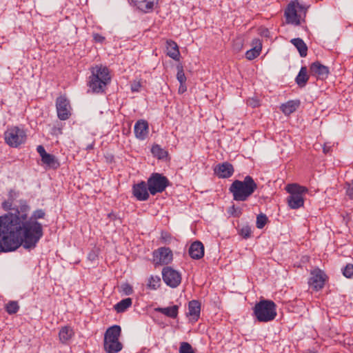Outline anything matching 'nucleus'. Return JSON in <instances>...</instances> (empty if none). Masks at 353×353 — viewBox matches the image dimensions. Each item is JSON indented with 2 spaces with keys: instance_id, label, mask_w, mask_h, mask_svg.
<instances>
[{
  "instance_id": "f257e3e1",
  "label": "nucleus",
  "mask_w": 353,
  "mask_h": 353,
  "mask_svg": "<svg viewBox=\"0 0 353 353\" xmlns=\"http://www.w3.org/2000/svg\"><path fill=\"white\" fill-rule=\"evenodd\" d=\"M8 213L0 216V253L16 250L21 245L26 249L35 248L43 236L42 225L37 220L45 216L43 210H37L28 218L30 206L25 202L13 205L12 200L2 203Z\"/></svg>"
},
{
  "instance_id": "423d86ee",
  "label": "nucleus",
  "mask_w": 353,
  "mask_h": 353,
  "mask_svg": "<svg viewBox=\"0 0 353 353\" xmlns=\"http://www.w3.org/2000/svg\"><path fill=\"white\" fill-rule=\"evenodd\" d=\"M121 328L119 325H112L107 329L104 335V349L107 353H118L123 348L119 341Z\"/></svg>"
},
{
  "instance_id": "bb28decb",
  "label": "nucleus",
  "mask_w": 353,
  "mask_h": 353,
  "mask_svg": "<svg viewBox=\"0 0 353 353\" xmlns=\"http://www.w3.org/2000/svg\"><path fill=\"white\" fill-rule=\"evenodd\" d=\"M290 42L296 47L298 50L300 56L305 57L307 56V47L305 42L300 38L292 39Z\"/></svg>"
},
{
  "instance_id": "f03ea898",
  "label": "nucleus",
  "mask_w": 353,
  "mask_h": 353,
  "mask_svg": "<svg viewBox=\"0 0 353 353\" xmlns=\"http://www.w3.org/2000/svg\"><path fill=\"white\" fill-rule=\"evenodd\" d=\"M258 185L253 178L246 176L243 181L234 180L230 185L229 190L232 194L233 199L236 201H245L257 189Z\"/></svg>"
},
{
  "instance_id": "20e7f679",
  "label": "nucleus",
  "mask_w": 353,
  "mask_h": 353,
  "mask_svg": "<svg viewBox=\"0 0 353 353\" xmlns=\"http://www.w3.org/2000/svg\"><path fill=\"white\" fill-rule=\"evenodd\" d=\"M307 8V6L300 3L298 0L290 1L284 12L286 23L294 26H299L305 22Z\"/></svg>"
},
{
  "instance_id": "c85d7f7f",
  "label": "nucleus",
  "mask_w": 353,
  "mask_h": 353,
  "mask_svg": "<svg viewBox=\"0 0 353 353\" xmlns=\"http://www.w3.org/2000/svg\"><path fill=\"white\" fill-rule=\"evenodd\" d=\"M41 161L44 164L52 168H57L59 165V163L55 157L48 153L43 157Z\"/></svg>"
},
{
  "instance_id": "6ab92c4d",
  "label": "nucleus",
  "mask_w": 353,
  "mask_h": 353,
  "mask_svg": "<svg viewBox=\"0 0 353 353\" xmlns=\"http://www.w3.org/2000/svg\"><path fill=\"white\" fill-rule=\"evenodd\" d=\"M201 314V303L197 300L190 301L188 303V312L187 316L192 322L199 320Z\"/></svg>"
},
{
  "instance_id": "e433bc0d",
  "label": "nucleus",
  "mask_w": 353,
  "mask_h": 353,
  "mask_svg": "<svg viewBox=\"0 0 353 353\" xmlns=\"http://www.w3.org/2000/svg\"><path fill=\"white\" fill-rule=\"evenodd\" d=\"M251 232H252V230L249 226H244L240 230L239 234L244 239H248L250 236Z\"/></svg>"
},
{
  "instance_id": "6e6552de",
  "label": "nucleus",
  "mask_w": 353,
  "mask_h": 353,
  "mask_svg": "<svg viewBox=\"0 0 353 353\" xmlns=\"http://www.w3.org/2000/svg\"><path fill=\"white\" fill-rule=\"evenodd\" d=\"M3 138L7 145L16 148L26 142L27 134L23 128L12 126L5 131Z\"/></svg>"
},
{
  "instance_id": "f704fd0d",
  "label": "nucleus",
  "mask_w": 353,
  "mask_h": 353,
  "mask_svg": "<svg viewBox=\"0 0 353 353\" xmlns=\"http://www.w3.org/2000/svg\"><path fill=\"white\" fill-rule=\"evenodd\" d=\"M268 218L266 215L263 214H259L256 217V227L259 229H262L267 223Z\"/></svg>"
},
{
  "instance_id": "a211bd4d",
  "label": "nucleus",
  "mask_w": 353,
  "mask_h": 353,
  "mask_svg": "<svg viewBox=\"0 0 353 353\" xmlns=\"http://www.w3.org/2000/svg\"><path fill=\"white\" fill-rule=\"evenodd\" d=\"M134 135L139 140H145L149 134L148 122L144 119L138 120L134 127Z\"/></svg>"
},
{
  "instance_id": "412c9836",
  "label": "nucleus",
  "mask_w": 353,
  "mask_h": 353,
  "mask_svg": "<svg viewBox=\"0 0 353 353\" xmlns=\"http://www.w3.org/2000/svg\"><path fill=\"white\" fill-rule=\"evenodd\" d=\"M189 255L193 259H200L204 256V246L200 241L193 242L188 250Z\"/></svg>"
},
{
  "instance_id": "4c0bfd02",
  "label": "nucleus",
  "mask_w": 353,
  "mask_h": 353,
  "mask_svg": "<svg viewBox=\"0 0 353 353\" xmlns=\"http://www.w3.org/2000/svg\"><path fill=\"white\" fill-rule=\"evenodd\" d=\"M161 239L163 243H169L172 239V236L169 232L163 231L161 234Z\"/></svg>"
},
{
  "instance_id": "39448f33",
  "label": "nucleus",
  "mask_w": 353,
  "mask_h": 353,
  "mask_svg": "<svg viewBox=\"0 0 353 353\" xmlns=\"http://www.w3.org/2000/svg\"><path fill=\"white\" fill-rule=\"evenodd\" d=\"M254 314L259 322H269L276 316V305L270 300H261L253 308Z\"/></svg>"
},
{
  "instance_id": "37998d69",
  "label": "nucleus",
  "mask_w": 353,
  "mask_h": 353,
  "mask_svg": "<svg viewBox=\"0 0 353 353\" xmlns=\"http://www.w3.org/2000/svg\"><path fill=\"white\" fill-rule=\"evenodd\" d=\"M93 39L95 42L102 43L105 41V37L98 33H94L93 34Z\"/></svg>"
},
{
  "instance_id": "dca6fc26",
  "label": "nucleus",
  "mask_w": 353,
  "mask_h": 353,
  "mask_svg": "<svg viewBox=\"0 0 353 353\" xmlns=\"http://www.w3.org/2000/svg\"><path fill=\"white\" fill-rule=\"evenodd\" d=\"M330 73L329 68L319 61L312 63L310 66V74L319 79H325Z\"/></svg>"
},
{
  "instance_id": "b1692460",
  "label": "nucleus",
  "mask_w": 353,
  "mask_h": 353,
  "mask_svg": "<svg viewBox=\"0 0 353 353\" xmlns=\"http://www.w3.org/2000/svg\"><path fill=\"white\" fill-rule=\"evenodd\" d=\"M300 105L299 100H291L281 105V110L285 115H290L294 112Z\"/></svg>"
},
{
  "instance_id": "1a4fd4ad",
  "label": "nucleus",
  "mask_w": 353,
  "mask_h": 353,
  "mask_svg": "<svg viewBox=\"0 0 353 353\" xmlns=\"http://www.w3.org/2000/svg\"><path fill=\"white\" fill-rule=\"evenodd\" d=\"M149 192L152 195L163 192L169 185L168 179L159 173H153L147 181Z\"/></svg>"
},
{
  "instance_id": "79ce46f5",
  "label": "nucleus",
  "mask_w": 353,
  "mask_h": 353,
  "mask_svg": "<svg viewBox=\"0 0 353 353\" xmlns=\"http://www.w3.org/2000/svg\"><path fill=\"white\" fill-rule=\"evenodd\" d=\"M346 194L350 199H353V182L347 185Z\"/></svg>"
},
{
  "instance_id": "2eb2a0df",
  "label": "nucleus",
  "mask_w": 353,
  "mask_h": 353,
  "mask_svg": "<svg viewBox=\"0 0 353 353\" xmlns=\"http://www.w3.org/2000/svg\"><path fill=\"white\" fill-rule=\"evenodd\" d=\"M150 194L148 184L143 181L134 184L132 186V194L138 201H147Z\"/></svg>"
},
{
  "instance_id": "58836bf2",
  "label": "nucleus",
  "mask_w": 353,
  "mask_h": 353,
  "mask_svg": "<svg viewBox=\"0 0 353 353\" xmlns=\"http://www.w3.org/2000/svg\"><path fill=\"white\" fill-rule=\"evenodd\" d=\"M247 104L252 108H256L260 105V101L256 98H250L247 100Z\"/></svg>"
},
{
  "instance_id": "f8f14e48",
  "label": "nucleus",
  "mask_w": 353,
  "mask_h": 353,
  "mask_svg": "<svg viewBox=\"0 0 353 353\" xmlns=\"http://www.w3.org/2000/svg\"><path fill=\"white\" fill-rule=\"evenodd\" d=\"M310 274L311 276L308 281L309 285L316 291L321 290L324 287L325 283L327 279L325 272L316 268L311 271Z\"/></svg>"
},
{
  "instance_id": "7ed1b4c3",
  "label": "nucleus",
  "mask_w": 353,
  "mask_h": 353,
  "mask_svg": "<svg viewBox=\"0 0 353 353\" xmlns=\"http://www.w3.org/2000/svg\"><path fill=\"white\" fill-rule=\"evenodd\" d=\"M91 73L88 81L89 88L94 93L104 92L111 80L108 68L102 65H97L91 68Z\"/></svg>"
},
{
  "instance_id": "09e8293b",
  "label": "nucleus",
  "mask_w": 353,
  "mask_h": 353,
  "mask_svg": "<svg viewBox=\"0 0 353 353\" xmlns=\"http://www.w3.org/2000/svg\"><path fill=\"white\" fill-rule=\"evenodd\" d=\"M330 150V147H327V146H326V145H325V146L323 147V152H324V153H325V154H326V153H327V152H329Z\"/></svg>"
},
{
  "instance_id": "aec40b11",
  "label": "nucleus",
  "mask_w": 353,
  "mask_h": 353,
  "mask_svg": "<svg viewBox=\"0 0 353 353\" xmlns=\"http://www.w3.org/2000/svg\"><path fill=\"white\" fill-rule=\"evenodd\" d=\"M252 48L245 53L248 60H253L259 56L262 49V41L259 39H254L251 43Z\"/></svg>"
},
{
  "instance_id": "393cba45",
  "label": "nucleus",
  "mask_w": 353,
  "mask_h": 353,
  "mask_svg": "<svg viewBox=\"0 0 353 353\" xmlns=\"http://www.w3.org/2000/svg\"><path fill=\"white\" fill-rule=\"evenodd\" d=\"M155 310L158 312H160L165 316L175 319L178 316L179 313V306L176 305H172L171 307H157L155 309Z\"/></svg>"
},
{
  "instance_id": "cd10ccee",
  "label": "nucleus",
  "mask_w": 353,
  "mask_h": 353,
  "mask_svg": "<svg viewBox=\"0 0 353 353\" xmlns=\"http://www.w3.org/2000/svg\"><path fill=\"white\" fill-rule=\"evenodd\" d=\"M132 299L126 298L117 303L114 307L118 313H121L129 308L132 305Z\"/></svg>"
},
{
  "instance_id": "7c9ffc66",
  "label": "nucleus",
  "mask_w": 353,
  "mask_h": 353,
  "mask_svg": "<svg viewBox=\"0 0 353 353\" xmlns=\"http://www.w3.org/2000/svg\"><path fill=\"white\" fill-rule=\"evenodd\" d=\"M19 309L17 301H10L6 305V310L9 314H16Z\"/></svg>"
},
{
  "instance_id": "f3484780",
  "label": "nucleus",
  "mask_w": 353,
  "mask_h": 353,
  "mask_svg": "<svg viewBox=\"0 0 353 353\" xmlns=\"http://www.w3.org/2000/svg\"><path fill=\"white\" fill-rule=\"evenodd\" d=\"M214 174L221 179H228L234 174L233 165L228 162H223L216 165L214 168Z\"/></svg>"
},
{
  "instance_id": "4468645a",
  "label": "nucleus",
  "mask_w": 353,
  "mask_h": 353,
  "mask_svg": "<svg viewBox=\"0 0 353 353\" xmlns=\"http://www.w3.org/2000/svg\"><path fill=\"white\" fill-rule=\"evenodd\" d=\"M130 6L140 12L147 14L152 12L159 6V0H128Z\"/></svg>"
},
{
  "instance_id": "c756f323",
  "label": "nucleus",
  "mask_w": 353,
  "mask_h": 353,
  "mask_svg": "<svg viewBox=\"0 0 353 353\" xmlns=\"http://www.w3.org/2000/svg\"><path fill=\"white\" fill-rule=\"evenodd\" d=\"M161 285V279L159 276H151L148 279V287L151 290H157Z\"/></svg>"
},
{
  "instance_id": "a878e982",
  "label": "nucleus",
  "mask_w": 353,
  "mask_h": 353,
  "mask_svg": "<svg viewBox=\"0 0 353 353\" xmlns=\"http://www.w3.org/2000/svg\"><path fill=\"white\" fill-rule=\"evenodd\" d=\"M309 79V74H307V69L305 66L301 67L298 75L295 79L297 85L303 88L304 87Z\"/></svg>"
},
{
  "instance_id": "c9c22d12",
  "label": "nucleus",
  "mask_w": 353,
  "mask_h": 353,
  "mask_svg": "<svg viewBox=\"0 0 353 353\" xmlns=\"http://www.w3.org/2000/svg\"><path fill=\"white\" fill-rule=\"evenodd\" d=\"M343 274L346 278H352L353 276V265L350 263L347 264L343 269Z\"/></svg>"
},
{
  "instance_id": "473e14b6",
  "label": "nucleus",
  "mask_w": 353,
  "mask_h": 353,
  "mask_svg": "<svg viewBox=\"0 0 353 353\" xmlns=\"http://www.w3.org/2000/svg\"><path fill=\"white\" fill-rule=\"evenodd\" d=\"M177 69V74H176V79L180 83V84H182L183 83H186V77L184 73L183 67L182 65L179 64L176 66Z\"/></svg>"
},
{
  "instance_id": "a19ab883",
  "label": "nucleus",
  "mask_w": 353,
  "mask_h": 353,
  "mask_svg": "<svg viewBox=\"0 0 353 353\" xmlns=\"http://www.w3.org/2000/svg\"><path fill=\"white\" fill-rule=\"evenodd\" d=\"M122 289H123L124 294L126 295H130L133 293L132 287L128 283L123 285Z\"/></svg>"
},
{
  "instance_id": "c03bdc74",
  "label": "nucleus",
  "mask_w": 353,
  "mask_h": 353,
  "mask_svg": "<svg viewBox=\"0 0 353 353\" xmlns=\"http://www.w3.org/2000/svg\"><path fill=\"white\" fill-rule=\"evenodd\" d=\"M37 152L40 154L41 159L48 153L46 152L45 148L42 145H38L37 148Z\"/></svg>"
},
{
  "instance_id": "72a5a7b5",
  "label": "nucleus",
  "mask_w": 353,
  "mask_h": 353,
  "mask_svg": "<svg viewBox=\"0 0 353 353\" xmlns=\"http://www.w3.org/2000/svg\"><path fill=\"white\" fill-rule=\"evenodd\" d=\"M179 353H194V351L190 343L181 342L179 347Z\"/></svg>"
},
{
  "instance_id": "5701e85b",
  "label": "nucleus",
  "mask_w": 353,
  "mask_h": 353,
  "mask_svg": "<svg viewBox=\"0 0 353 353\" xmlns=\"http://www.w3.org/2000/svg\"><path fill=\"white\" fill-rule=\"evenodd\" d=\"M74 332L70 325L61 327L59 332V339L63 344H66L74 336Z\"/></svg>"
},
{
  "instance_id": "2f4dec72",
  "label": "nucleus",
  "mask_w": 353,
  "mask_h": 353,
  "mask_svg": "<svg viewBox=\"0 0 353 353\" xmlns=\"http://www.w3.org/2000/svg\"><path fill=\"white\" fill-rule=\"evenodd\" d=\"M151 152L154 157L159 159H163L166 153L159 145H154L152 147Z\"/></svg>"
},
{
  "instance_id": "4be33fe9",
  "label": "nucleus",
  "mask_w": 353,
  "mask_h": 353,
  "mask_svg": "<svg viewBox=\"0 0 353 353\" xmlns=\"http://www.w3.org/2000/svg\"><path fill=\"white\" fill-rule=\"evenodd\" d=\"M166 54L175 61H179L180 52L175 41L172 40L166 41Z\"/></svg>"
},
{
  "instance_id": "9d476101",
  "label": "nucleus",
  "mask_w": 353,
  "mask_h": 353,
  "mask_svg": "<svg viewBox=\"0 0 353 353\" xmlns=\"http://www.w3.org/2000/svg\"><path fill=\"white\" fill-rule=\"evenodd\" d=\"M162 277L166 285L173 288L179 286L181 282V274L168 266L163 268Z\"/></svg>"
},
{
  "instance_id": "a18cd8bd",
  "label": "nucleus",
  "mask_w": 353,
  "mask_h": 353,
  "mask_svg": "<svg viewBox=\"0 0 353 353\" xmlns=\"http://www.w3.org/2000/svg\"><path fill=\"white\" fill-rule=\"evenodd\" d=\"M232 214L234 216L239 217L241 214V210L236 209L234 205L232 206Z\"/></svg>"
},
{
  "instance_id": "9b49d317",
  "label": "nucleus",
  "mask_w": 353,
  "mask_h": 353,
  "mask_svg": "<svg viewBox=\"0 0 353 353\" xmlns=\"http://www.w3.org/2000/svg\"><path fill=\"white\" fill-rule=\"evenodd\" d=\"M57 117L60 120L65 121L71 115V106L69 100L65 96H60L56 100Z\"/></svg>"
},
{
  "instance_id": "de8ad7c7",
  "label": "nucleus",
  "mask_w": 353,
  "mask_h": 353,
  "mask_svg": "<svg viewBox=\"0 0 353 353\" xmlns=\"http://www.w3.org/2000/svg\"><path fill=\"white\" fill-rule=\"evenodd\" d=\"M260 34L262 35V36H264V37H269V30L266 28H262V29H260Z\"/></svg>"
},
{
  "instance_id": "ddd939ff",
  "label": "nucleus",
  "mask_w": 353,
  "mask_h": 353,
  "mask_svg": "<svg viewBox=\"0 0 353 353\" xmlns=\"http://www.w3.org/2000/svg\"><path fill=\"white\" fill-rule=\"evenodd\" d=\"M172 259V251L169 248L161 247L153 252V260L157 265H168Z\"/></svg>"
},
{
  "instance_id": "ea45409f",
  "label": "nucleus",
  "mask_w": 353,
  "mask_h": 353,
  "mask_svg": "<svg viewBox=\"0 0 353 353\" xmlns=\"http://www.w3.org/2000/svg\"><path fill=\"white\" fill-rule=\"evenodd\" d=\"M141 87V83L140 81H134L131 83V90L133 92H139Z\"/></svg>"
},
{
  "instance_id": "0eeeda50",
  "label": "nucleus",
  "mask_w": 353,
  "mask_h": 353,
  "mask_svg": "<svg viewBox=\"0 0 353 353\" xmlns=\"http://www.w3.org/2000/svg\"><path fill=\"white\" fill-rule=\"evenodd\" d=\"M290 194L288 197V203L292 209H299L304 205V196L308 192L305 186L296 183L288 184L285 188Z\"/></svg>"
},
{
  "instance_id": "49530a36",
  "label": "nucleus",
  "mask_w": 353,
  "mask_h": 353,
  "mask_svg": "<svg viewBox=\"0 0 353 353\" xmlns=\"http://www.w3.org/2000/svg\"><path fill=\"white\" fill-rule=\"evenodd\" d=\"M187 90V87L185 83L180 84L178 92L179 94H183Z\"/></svg>"
}]
</instances>
